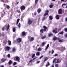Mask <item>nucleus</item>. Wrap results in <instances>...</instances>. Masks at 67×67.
Instances as JSON below:
<instances>
[{"mask_svg": "<svg viewBox=\"0 0 67 67\" xmlns=\"http://www.w3.org/2000/svg\"><path fill=\"white\" fill-rule=\"evenodd\" d=\"M4 50H5V51H9L11 49V48L10 47H9L8 46H7L5 47L4 48Z\"/></svg>", "mask_w": 67, "mask_h": 67, "instance_id": "nucleus-1", "label": "nucleus"}, {"mask_svg": "<svg viewBox=\"0 0 67 67\" xmlns=\"http://www.w3.org/2000/svg\"><path fill=\"white\" fill-rule=\"evenodd\" d=\"M20 9L21 11L23 12V10H24L25 9V7L24 5H22Z\"/></svg>", "mask_w": 67, "mask_h": 67, "instance_id": "nucleus-2", "label": "nucleus"}, {"mask_svg": "<svg viewBox=\"0 0 67 67\" xmlns=\"http://www.w3.org/2000/svg\"><path fill=\"white\" fill-rule=\"evenodd\" d=\"M58 13L59 14H62V13H63V11H62V9L61 8H60L58 10Z\"/></svg>", "mask_w": 67, "mask_h": 67, "instance_id": "nucleus-3", "label": "nucleus"}, {"mask_svg": "<svg viewBox=\"0 0 67 67\" xmlns=\"http://www.w3.org/2000/svg\"><path fill=\"white\" fill-rule=\"evenodd\" d=\"M28 23L29 25H30L32 23V21L30 19H29L28 20Z\"/></svg>", "mask_w": 67, "mask_h": 67, "instance_id": "nucleus-4", "label": "nucleus"}, {"mask_svg": "<svg viewBox=\"0 0 67 67\" xmlns=\"http://www.w3.org/2000/svg\"><path fill=\"white\" fill-rule=\"evenodd\" d=\"M16 40L17 42L19 43H20L21 42V41H22V39L20 38H17L16 39Z\"/></svg>", "mask_w": 67, "mask_h": 67, "instance_id": "nucleus-5", "label": "nucleus"}, {"mask_svg": "<svg viewBox=\"0 0 67 67\" xmlns=\"http://www.w3.org/2000/svg\"><path fill=\"white\" fill-rule=\"evenodd\" d=\"M43 29H44L43 30L44 32H46V30H47V27H46V26H43Z\"/></svg>", "mask_w": 67, "mask_h": 67, "instance_id": "nucleus-6", "label": "nucleus"}, {"mask_svg": "<svg viewBox=\"0 0 67 67\" xmlns=\"http://www.w3.org/2000/svg\"><path fill=\"white\" fill-rule=\"evenodd\" d=\"M15 58L16 61H17V62H19L20 60V58L19 57L17 56Z\"/></svg>", "mask_w": 67, "mask_h": 67, "instance_id": "nucleus-7", "label": "nucleus"}, {"mask_svg": "<svg viewBox=\"0 0 67 67\" xmlns=\"http://www.w3.org/2000/svg\"><path fill=\"white\" fill-rule=\"evenodd\" d=\"M46 35H45L43 36H41V39L42 40H43V39H45V38H46Z\"/></svg>", "mask_w": 67, "mask_h": 67, "instance_id": "nucleus-8", "label": "nucleus"}, {"mask_svg": "<svg viewBox=\"0 0 67 67\" xmlns=\"http://www.w3.org/2000/svg\"><path fill=\"white\" fill-rule=\"evenodd\" d=\"M29 40L30 42H32V41H33L34 40V38L33 37H31V38L30 39H29Z\"/></svg>", "mask_w": 67, "mask_h": 67, "instance_id": "nucleus-9", "label": "nucleus"}, {"mask_svg": "<svg viewBox=\"0 0 67 67\" xmlns=\"http://www.w3.org/2000/svg\"><path fill=\"white\" fill-rule=\"evenodd\" d=\"M16 51V49H15V47H14L13 48V49H12V52L14 53H15V51Z\"/></svg>", "mask_w": 67, "mask_h": 67, "instance_id": "nucleus-10", "label": "nucleus"}, {"mask_svg": "<svg viewBox=\"0 0 67 67\" xmlns=\"http://www.w3.org/2000/svg\"><path fill=\"white\" fill-rule=\"evenodd\" d=\"M6 60V59H5L4 58H2L1 59V61L2 62V63H3V62H4Z\"/></svg>", "mask_w": 67, "mask_h": 67, "instance_id": "nucleus-11", "label": "nucleus"}, {"mask_svg": "<svg viewBox=\"0 0 67 67\" xmlns=\"http://www.w3.org/2000/svg\"><path fill=\"white\" fill-rule=\"evenodd\" d=\"M44 30L43 29H41L40 30V32L42 34L44 33Z\"/></svg>", "mask_w": 67, "mask_h": 67, "instance_id": "nucleus-12", "label": "nucleus"}, {"mask_svg": "<svg viewBox=\"0 0 67 67\" xmlns=\"http://www.w3.org/2000/svg\"><path fill=\"white\" fill-rule=\"evenodd\" d=\"M21 34L22 36H24L25 35H26L25 32V31H24L23 32L21 33Z\"/></svg>", "mask_w": 67, "mask_h": 67, "instance_id": "nucleus-13", "label": "nucleus"}, {"mask_svg": "<svg viewBox=\"0 0 67 67\" xmlns=\"http://www.w3.org/2000/svg\"><path fill=\"white\" fill-rule=\"evenodd\" d=\"M59 15H56V20H59Z\"/></svg>", "mask_w": 67, "mask_h": 67, "instance_id": "nucleus-14", "label": "nucleus"}, {"mask_svg": "<svg viewBox=\"0 0 67 67\" xmlns=\"http://www.w3.org/2000/svg\"><path fill=\"white\" fill-rule=\"evenodd\" d=\"M49 44H48L46 48V49H45V51H47V49H48V48L49 47Z\"/></svg>", "mask_w": 67, "mask_h": 67, "instance_id": "nucleus-15", "label": "nucleus"}, {"mask_svg": "<svg viewBox=\"0 0 67 67\" xmlns=\"http://www.w3.org/2000/svg\"><path fill=\"white\" fill-rule=\"evenodd\" d=\"M8 43L9 45H11V41H10L8 40Z\"/></svg>", "mask_w": 67, "mask_h": 67, "instance_id": "nucleus-16", "label": "nucleus"}, {"mask_svg": "<svg viewBox=\"0 0 67 67\" xmlns=\"http://www.w3.org/2000/svg\"><path fill=\"white\" fill-rule=\"evenodd\" d=\"M57 37H56L54 36L53 37V40L54 41L57 40Z\"/></svg>", "mask_w": 67, "mask_h": 67, "instance_id": "nucleus-17", "label": "nucleus"}, {"mask_svg": "<svg viewBox=\"0 0 67 67\" xmlns=\"http://www.w3.org/2000/svg\"><path fill=\"white\" fill-rule=\"evenodd\" d=\"M49 19L50 20H53V17H52V16L50 15L49 16Z\"/></svg>", "mask_w": 67, "mask_h": 67, "instance_id": "nucleus-18", "label": "nucleus"}, {"mask_svg": "<svg viewBox=\"0 0 67 67\" xmlns=\"http://www.w3.org/2000/svg\"><path fill=\"white\" fill-rule=\"evenodd\" d=\"M40 52H37L36 53V56H40Z\"/></svg>", "mask_w": 67, "mask_h": 67, "instance_id": "nucleus-19", "label": "nucleus"}, {"mask_svg": "<svg viewBox=\"0 0 67 67\" xmlns=\"http://www.w3.org/2000/svg\"><path fill=\"white\" fill-rule=\"evenodd\" d=\"M20 21V19H18L16 21V24H18Z\"/></svg>", "mask_w": 67, "mask_h": 67, "instance_id": "nucleus-20", "label": "nucleus"}, {"mask_svg": "<svg viewBox=\"0 0 67 67\" xmlns=\"http://www.w3.org/2000/svg\"><path fill=\"white\" fill-rule=\"evenodd\" d=\"M9 28H10V25H9V24H8L7 26V27L6 29V30L8 31V30H9Z\"/></svg>", "mask_w": 67, "mask_h": 67, "instance_id": "nucleus-21", "label": "nucleus"}, {"mask_svg": "<svg viewBox=\"0 0 67 67\" xmlns=\"http://www.w3.org/2000/svg\"><path fill=\"white\" fill-rule=\"evenodd\" d=\"M57 62H55L56 63H60L61 62V61H59V59H57Z\"/></svg>", "mask_w": 67, "mask_h": 67, "instance_id": "nucleus-22", "label": "nucleus"}, {"mask_svg": "<svg viewBox=\"0 0 67 67\" xmlns=\"http://www.w3.org/2000/svg\"><path fill=\"white\" fill-rule=\"evenodd\" d=\"M41 11V9L40 8L39 9L37 10V12L38 13H40Z\"/></svg>", "mask_w": 67, "mask_h": 67, "instance_id": "nucleus-23", "label": "nucleus"}, {"mask_svg": "<svg viewBox=\"0 0 67 67\" xmlns=\"http://www.w3.org/2000/svg\"><path fill=\"white\" fill-rule=\"evenodd\" d=\"M8 64L9 65H11L12 64V61L11 60H10Z\"/></svg>", "mask_w": 67, "mask_h": 67, "instance_id": "nucleus-24", "label": "nucleus"}, {"mask_svg": "<svg viewBox=\"0 0 67 67\" xmlns=\"http://www.w3.org/2000/svg\"><path fill=\"white\" fill-rule=\"evenodd\" d=\"M63 33H64V32H63V31H62L59 32V34H63Z\"/></svg>", "mask_w": 67, "mask_h": 67, "instance_id": "nucleus-25", "label": "nucleus"}, {"mask_svg": "<svg viewBox=\"0 0 67 67\" xmlns=\"http://www.w3.org/2000/svg\"><path fill=\"white\" fill-rule=\"evenodd\" d=\"M42 45H41V46H44V45H45V42H43L42 43Z\"/></svg>", "mask_w": 67, "mask_h": 67, "instance_id": "nucleus-26", "label": "nucleus"}, {"mask_svg": "<svg viewBox=\"0 0 67 67\" xmlns=\"http://www.w3.org/2000/svg\"><path fill=\"white\" fill-rule=\"evenodd\" d=\"M49 7L50 8H51V9L53 7V5H50L49 6Z\"/></svg>", "mask_w": 67, "mask_h": 67, "instance_id": "nucleus-27", "label": "nucleus"}, {"mask_svg": "<svg viewBox=\"0 0 67 67\" xmlns=\"http://www.w3.org/2000/svg\"><path fill=\"white\" fill-rule=\"evenodd\" d=\"M52 35H53V34H49L48 36L49 37H51L52 36Z\"/></svg>", "mask_w": 67, "mask_h": 67, "instance_id": "nucleus-28", "label": "nucleus"}, {"mask_svg": "<svg viewBox=\"0 0 67 67\" xmlns=\"http://www.w3.org/2000/svg\"><path fill=\"white\" fill-rule=\"evenodd\" d=\"M41 48L40 47L38 48L37 49V51L38 52H40V51H41Z\"/></svg>", "mask_w": 67, "mask_h": 67, "instance_id": "nucleus-29", "label": "nucleus"}, {"mask_svg": "<svg viewBox=\"0 0 67 67\" xmlns=\"http://www.w3.org/2000/svg\"><path fill=\"white\" fill-rule=\"evenodd\" d=\"M15 31H16L15 28H14V27L13 29V32H14Z\"/></svg>", "mask_w": 67, "mask_h": 67, "instance_id": "nucleus-30", "label": "nucleus"}, {"mask_svg": "<svg viewBox=\"0 0 67 67\" xmlns=\"http://www.w3.org/2000/svg\"><path fill=\"white\" fill-rule=\"evenodd\" d=\"M64 30L65 32H67V28H65Z\"/></svg>", "mask_w": 67, "mask_h": 67, "instance_id": "nucleus-31", "label": "nucleus"}, {"mask_svg": "<svg viewBox=\"0 0 67 67\" xmlns=\"http://www.w3.org/2000/svg\"><path fill=\"white\" fill-rule=\"evenodd\" d=\"M48 15V13H46L44 15H43V16H45L46 15Z\"/></svg>", "mask_w": 67, "mask_h": 67, "instance_id": "nucleus-32", "label": "nucleus"}, {"mask_svg": "<svg viewBox=\"0 0 67 67\" xmlns=\"http://www.w3.org/2000/svg\"><path fill=\"white\" fill-rule=\"evenodd\" d=\"M35 54H32V58H34V57H35Z\"/></svg>", "mask_w": 67, "mask_h": 67, "instance_id": "nucleus-33", "label": "nucleus"}, {"mask_svg": "<svg viewBox=\"0 0 67 67\" xmlns=\"http://www.w3.org/2000/svg\"><path fill=\"white\" fill-rule=\"evenodd\" d=\"M6 8L7 9H10V6H9V5H7L6 7Z\"/></svg>", "mask_w": 67, "mask_h": 67, "instance_id": "nucleus-34", "label": "nucleus"}, {"mask_svg": "<svg viewBox=\"0 0 67 67\" xmlns=\"http://www.w3.org/2000/svg\"><path fill=\"white\" fill-rule=\"evenodd\" d=\"M20 27H21V24L20 23H19L18 25V27L20 28Z\"/></svg>", "mask_w": 67, "mask_h": 67, "instance_id": "nucleus-35", "label": "nucleus"}, {"mask_svg": "<svg viewBox=\"0 0 67 67\" xmlns=\"http://www.w3.org/2000/svg\"><path fill=\"white\" fill-rule=\"evenodd\" d=\"M4 44H7V41L5 40L4 41Z\"/></svg>", "mask_w": 67, "mask_h": 67, "instance_id": "nucleus-36", "label": "nucleus"}, {"mask_svg": "<svg viewBox=\"0 0 67 67\" xmlns=\"http://www.w3.org/2000/svg\"><path fill=\"white\" fill-rule=\"evenodd\" d=\"M54 51H53V50H52V52H51L52 54H54Z\"/></svg>", "mask_w": 67, "mask_h": 67, "instance_id": "nucleus-37", "label": "nucleus"}, {"mask_svg": "<svg viewBox=\"0 0 67 67\" xmlns=\"http://www.w3.org/2000/svg\"><path fill=\"white\" fill-rule=\"evenodd\" d=\"M59 66V65H58V64H56L55 65V67H58Z\"/></svg>", "mask_w": 67, "mask_h": 67, "instance_id": "nucleus-38", "label": "nucleus"}, {"mask_svg": "<svg viewBox=\"0 0 67 67\" xmlns=\"http://www.w3.org/2000/svg\"><path fill=\"white\" fill-rule=\"evenodd\" d=\"M37 2H38V0H36L35 1V3L36 4V3H37Z\"/></svg>", "mask_w": 67, "mask_h": 67, "instance_id": "nucleus-39", "label": "nucleus"}, {"mask_svg": "<svg viewBox=\"0 0 67 67\" xmlns=\"http://www.w3.org/2000/svg\"><path fill=\"white\" fill-rule=\"evenodd\" d=\"M7 57L9 58V57H10V54H8L7 55Z\"/></svg>", "mask_w": 67, "mask_h": 67, "instance_id": "nucleus-40", "label": "nucleus"}, {"mask_svg": "<svg viewBox=\"0 0 67 67\" xmlns=\"http://www.w3.org/2000/svg\"><path fill=\"white\" fill-rule=\"evenodd\" d=\"M59 42L60 43H62V42H63V40H59Z\"/></svg>", "mask_w": 67, "mask_h": 67, "instance_id": "nucleus-41", "label": "nucleus"}, {"mask_svg": "<svg viewBox=\"0 0 67 67\" xmlns=\"http://www.w3.org/2000/svg\"><path fill=\"white\" fill-rule=\"evenodd\" d=\"M56 58H55V59H54V60L53 61V63H54L55 62V61H56Z\"/></svg>", "mask_w": 67, "mask_h": 67, "instance_id": "nucleus-42", "label": "nucleus"}, {"mask_svg": "<svg viewBox=\"0 0 67 67\" xmlns=\"http://www.w3.org/2000/svg\"><path fill=\"white\" fill-rule=\"evenodd\" d=\"M16 62H14L13 64V65H14V66H15V65H16Z\"/></svg>", "mask_w": 67, "mask_h": 67, "instance_id": "nucleus-43", "label": "nucleus"}, {"mask_svg": "<svg viewBox=\"0 0 67 67\" xmlns=\"http://www.w3.org/2000/svg\"><path fill=\"white\" fill-rule=\"evenodd\" d=\"M47 59H45V60H44L43 62H46V61L47 60Z\"/></svg>", "mask_w": 67, "mask_h": 67, "instance_id": "nucleus-44", "label": "nucleus"}, {"mask_svg": "<svg viewBox=\"0 0 67 67\" xmlns=\"http://www.w3.org/2000/svg\"><path fill=\"white\" fill-rule=\"evenodd\" d=\"M44 57L43 55H41L40 57V59H41L42 57Z\"/></svg>", "mask_w": 67, "mask_h": 67, "instance_id": "nucleus-45", "label": "nucleus"}, {"mask_svg": "<svg viewBox=\"0 0 67 67\" xmlns=\"http://www.w3.org/2000/svg\"><path fill=\"white\" fill-rule=\"evenodd\" d=\"M46 13L48 14V13L49 12V11L48 10H47L46 11Z\"/></svg>", "mask_w": 67, "mask_h": 67, "instance_id": "nucleus-46", "label": "nucleus"}, {"mask_svg": "<svg viewBox=\"0 0 67 67\" xmlns=\"http://www.w3.org/2000/svg\"><path fill=\"white\" fill-rule=\"evenodd\" d=\"M33 61V59H31V60H30V61H29V63H30L31 62H32V61Z\"/></svg>", "mask_w": 67, "mask_h": 67, "instance_id": "nucleus-47", "label": "nucleus"}, {"mask_svg": "<svg viewBox=\"0 0 67 67\" xmlns=\"http://www.w3.org/2000/svg\"><path fill=\"white\" fill-rule=\"evenodd\" d=\"M57 40H58V41H59V40H60V39L59 38H57Z\"/></svg>", "mask_w": 67, "mask_h": 67, "instance_id": "nucleus-48", "label": "nucleus"}, {"mask_svg": "<svg viewBox=\"0 0 67 67\" xmlns=\"http://www.w3.org/2000/svg\"><path fill=\"white\" fill-rule=\"evenodd\" d=\"M56 31V30H53V33H54Z\"/></svg>", "mask_w": 67, "mask_h": 67, "instance_id": "nucleus-49", "label": "nucleus"}, {"mask_svg": "<svg viewBox=\"0 0 67 67\" xmlns=\"http://www.w3.org/2000/svg\"><path fill=\"white\" fill-rule=\"evenodd\" d=\"M48 65L49 66L50 65V64H49V62H47Z\"/></svg>", "mask_w": 67, "mask_h": 67, "instance_id": "nucleus-50", "label": "nucleus"}, {"mask_svg": "<svg viewBox=\"0 0 67 67\" xmlns=\"http://www.w3.org/2000/svg\"><path fill=\"white\" fill-rule=\"evenodd\" d=\"M65 21H66L67 22V17H66V18H65Z\"/></svg>", "mask_w": 67, "mask_h": 67, "instance_id": "nucleus-51", "label": "nucleus"}, {"mask_svg": "<svg viewBox=\"0 0 67 67\" xmlns=\"http://www.w3.org/2000/svg\"><path fill=\"white\" fill-rule=\"evenodd\" d=\"M16 4H19V2H17L16 1Z\"/></svg>", "mask_w": 67, "mask_h": 67, "instance_id": "nucleus-52", "label": "nucleus"}, {"mask_svg": "<svg viewBox=\"0 0 67 67\" xmlns=\"http://www.w3.org/2000/svg\"><path fill=\"white\" fill-rule=\"evenodd\" d=\"M58 56V54H56L55 55V56Z\"/></svg>", "mask_w": 67, "mask_h": 67, "instance_id": "nucleus-53", "label": "nucleus"}, {"mask_svg": "<svg viewBox=\"0 0 67 67\" xmlns=\"http://www.w3.org/2000/svg\"><path fill=\"white\" fill-rule=\"evenodd\" d=\"M51 51H49V55H50V54H51Z\"/></svg>", "mask_w": 67, "mask_h": 67, "instance_id": "nucleus-54", "label": "nucleus"}, {"mask_svg": "<svg viewBox=\"0 0 67 67\" xmlns=\"http://www.w3.org/2000/svg\"><path fill=\"white\" fill-rule=\"evenodd\" d=\"M61 2H64L65 0H61Z\"/></svg>", "mask_w": 67, "mask_h": 67, "instance_id": "nucleus-55", "label": "nucleus"}, {"mask_svg": "<svg viewBox=\"0 0 67 67\" xmlns=\"http://www.w3.org/2000/svg\"><path fill=\"white\" fill-rule=\"evenodd\" d=\"M4 27H3L2 28V30H3V31H4Z\"/></svg>", "mask_w": 67, "mask_h": 67, "instance_id": "nucleus-56", "label": "nucleus"}, {"mask_svg": "<svg viewBox=\"0 0 67 67\" xmlns=\"http://www.w3.org/2000/svg\"><path fill=\"white\" fill-rule=\"evenodd\" d=\"M65 37H67V34H66V35H65Z\"/></svg>", "mask_w": 67, "mask_h": 67, "instance_id": "nucleus-57", "label": "nucleus"}, {"mask_svg": "<svg viewBox=\"0 0 67 67\" xmlns=\"http://www.w3.org/2000/svg\"><path fill=\"white\" fill-rule=\"evenodd\" d=\"M34 14L35 15H36V12L35 13H34Z\"/></svg>", "mask_w": 67, "mask_h": 67, "instance_id": "nucleus-58", "label": "nucleus"}, {"mask_svg": "<svg viewBox=\"0 0 67 67\" xmlns=\"http://www.w3.org/2000/svg\"><path fill=\"white\" fill-rule=\"evenodd\" d=\"M54 33H55V34H56V33H57V31H55Z\"/></svg>", "mask_w": 67, "mask_h": 67, "instance_id": "nucleus-59", "label": "nucleus"}, {"mask_svg": "<svg viewBox=\"0 0 67 67\" xmlns=\"http://www.w3.org/2000/svg\"><path fill=\"white\" fill-rule=\"evenodd\" d=\"M0 67H4V66L3 65H2Z\"/></svg>", "mask_w": 67, "mask_h": 67, "instance_id": "nucleus-60", "label": "nucleus"}, {"mask_svg": "<svg viewBox=\"0 0 67 67\" xmlns=\"http://www.w3.org/2000/svg\"><path fill=\"white\" fill-rule=\"evenodd\" d=\"M45 18H43L42 19V20H45Z\"/></svg>", "mask_w": 67, "mask_h": 67, "instance_id": "nucleus-61", "label": "nucleus"}, {"mask_svg": "<svg viewBox=\"0 0 67 67\" xmlns=\"http://www.w3.org/2000/svg\"><path fill=\"white\" fill-rule=\"evenodd\" d=\"M63 48H64V49H66V48H65V47H63Z\"/></svg>", "mask_w": 67, "mask_h": 67, "instance_id": "nucleus-62", "label": "nucleus"}, {"mask_svg": "<svg viewBox=\"0 0 67 67\" xmlns=\"http://www.w3.org/2000/svg\"><path fill=\"white\" fill-rule=\"evenodd\" d=\"M40 61H37V64H39V63H40Z\"/></svg>", "mask_w": 67, "mask_h": 67, "instance_id": "nucleus-63", "label": "nucleus"}, {"mask_svg": "<svg viewBox=\"0 0 67 67\" xmlns=\"http://www.w3.org/2000/svg\"><path fill=\"white\" fill-rule=\"evenodd\" d=\"M35 59H36V58H38V57H35Z\"/></svg>", "mask_w": 67, "mask_h": 67, "instance_id": "nucleus-64", "label": "nucleus"}]
</instances>
